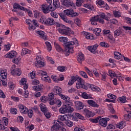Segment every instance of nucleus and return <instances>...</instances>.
<instances>
[{
  "label": "nucleus",
  "instance_id": "1",
  "mask_svg": "<svg viewBox=\"0 0 131 131\" xmlns=\"http://www.w3.org/2000/svg\"><path fill=\"white\" fill-rule=\"evenodd\" d=\"M42 103H47L49 101L50 105H56L57 107H61L62 102L60 99L54 97V93H51L48 95V98L47 96H42L40 98Z\"/></svg>",
  "mask_w": 131,
  "mask_h": 131
},
{
  "label": "nucleus",
  "instance_id": "2",
  "mask_svg": "<svg viewBox=\"0 0 131 131\" xmlns=\"http://www.w3.org/2000/svg\"><path fill=\"white\" fill-rule=\"evenodd\" d=\"M59 40L60 42H64L63 46L66 49H69V53H73V47L72 46H74L76 43V46L78 47V41L76 39V38H74L73 40L74 41H68V38L66 37H60L59 38ZM68 41V42H67Z\"/></svg>",
  "mask_w": 131,
  "mask_h": 131
},
{
  "label": "nucleus",
  "instance_id": "3",
  "mask_svg": "<svg viewBox=\"0 0 131 131\" xmlns=\"http://www.w3.org/2000/svg\"><path fill=\"white\" fill-rule=\"evenodd\" d=\"M78 119L83 120V119H84V117L80 115L79 113H76L73 114V115H70L69 116L59 115L58 116V119L57 120L55 121H56L57 122H59L63 123V122L62 121H66L67 119H72V120H73L74 121H78Z\"/></svg>",
  "mask_w": 131,
  "mask_h": 131
},
{
  "label": "nucleus",
  "instance_id": "4",
  "mask_svg": "<svg viewBox=\"0 0 131 131\" xmlns=\"http://www.w3.org/2000/svg\"><path fill=\"white\" fill-rule=\"evenodd\" d=\"M53 6H50L49 4H44L41 6V10L44 14H48L50 12H54L56 9L60 8V1L59 0H53Z\"/></svg>",
  "mask_w": 131,
  "mask_h": 131
},
{
  "label": "nucleus",
  "instance_id": "5",
  "mask_svg": "<svg viewBox=\"0 0 131 131\" xmlns=\"http://www.w3.org/2000/svg\"><path fill=\"white\" fill-rule=\"evenodd\" d=\"M56 28L57 29L58 32L63 35H70L71 34V29L67 27L64 25L59 23H55Z\"/></svg>",
  "mask_w": 131,
  "mask_h": 131
},
{
  "label": "nucleus",
  "instance_id": "6",
  "mask_svg": "<svg viewBox=\"0 0 131 131\" xmlns=\"http://www.w3.org/2000/svg\"><path fill=\"white\" fill-rule=\"evenodd\" d=\"M39 22L42 23V24H44V25H48V26H52V25H54L55 24V20L52 18L46 17L45 16H42L39 19Z\"/></svg>",
  "mask_w": 131,
  "mask_h": 131
},
{
  "label": "nucleus",
  "instance_id": "7",
  "mask_svg": "<svg viewBox=\"0 0 131 131\" xmlns=\"http://www.w3.org/2000/svg\"><path fill=\"white\" fill-rule=\"evenodd\" d=\"M37 73L39 75L41 76V78L43 81H45V82H49V83H51V78H50L49 76H47L48 73L42 70H39L38 71Z\"/></svg>",
  "mask_w": 131,
  "mask_h": 131
},
{
  "label": "nucleus",
  "instance_id": "8",
  "mask_svg": "<svg viewBox=\"0 0 131 131\" xmlns=\"http://www.w3.org/2000/svg\"><path fill=\"white\" fill-rule=\"evenodd\" d=\"M98 18V22L101 23V24H104L105 23L104 20L106 21H110V17L109 16L106 15L104 13H101L100 14L96 16Z\"/></svg>",
  "mask_w": 131,
  "mask_h": 131
},
{
  "label": "nucleus",
  "instance_id": "9",
  "mask_svg": "<svg viewBox=\"0 0 131 131\" xmlns=\"http://www.w3.org/2000/svg\"><path fill=\"white\" fill-rule=\"evenodd\" d=\"M36 66L39 67H44L46 63H45V59L41 55H37L36 57Z\"/></svg>",
  "mask_w": 131,
  "mask_h": 131
},
{
  "label": "nucleus",
  "instance_id": "10",
  "mask_svg": "<svg viewBox=\"0 0 131 131\" xmlns=\"http://www.w3.org/2000/svg\"><path fill=\"white\" fill-rule=\"evenodd\" d=\"M61 126H64V124L63 123L55 121L54 124L52 125L51 127V131L59 130L60 128H61Z\"/></svg>",
  "mask_w": 131,
  "mask_h": 131
},
{
  "label": "nucleus",
  "instance_id": "11",
  "mask_svg": "<svg viewBox=\"0 0 131 131\" xmlns=\"http://www.w3.org/2000/svg\"><path fill=\"white\" fill-rule=\"evenodd\" d=\"M125 111L128 114H126L124 115V118L125 120L129 121V119H131V106L129 105V107L125 108Z\"/></svg>",
  "mask_w": 131,
  "mask_h": 131
},
{
  "label": "nucleus",
  "instance_id": "12",
  "mask_svg": "<svg viewBox=\"0 0 131 131\" xmlns=\"http://www.w3.org/2000/svg\"><path fill=\"white\" fill-rule=\"evenodd\" d=\"M61 5L66 7L67 8H71V7H74L75 4L70 0H61Z\"/></svg>",
  "mask_w": 131,
  "mask_h": 131
},
{
  "label": "nucleus",
  "instance_id": "13",
  "mask_svg": "<svg viewBox=\"0 0 131 131\" xmlns=\"http://www.w3.org/2000/svg\"><path fill=\"white\" fill-rule=\"evenodd\" d=\"M109 120H110V119L108 118H102V117L100 116L99 124L103 127H106V126H107V123H108Z\"/></svg>",
  "mask_w": 131,
  "mask_h": 131
},
{
  "label": "nucleus",
  "instance_id": "14",
  "mask_svg": "<svg viewBox=\"0 0 131 131\" xmlns=\"http://www.w3.org/2000/svg\"><path fill=\"white\" fill-rule=\"evenodd\" d=\"M76 88L77 89H83V90H88V86L83 84V80L81 78L80 80H79L76 84Z\"/></svg>",
  "mask_w": 131,
  "mask_h": 131
},
{
  "label": "nucleus",
  "instance_id": "15",
  "mask_svg": "<svg viewBox=\"0 0 131 131\" xmlns=\"http://www.w3.org/2000/svg\"><path fill=\"white\" fill-rule=\"evenodd\" d=\"M64 106H66V110L67 111V113H71V112H73L74 111V108L72 107L71 102H68L64 104Z\"/></svg>",
  "mask_w": 131,
  "mask_h": 131
},
{
  "label": "nucleus",
  "instance_id": "16",
  "mask_svg": "<svg viewBox=\"0 0 131 131\" xmlns=\"http://www.w3.org/2000/svg\"><path fill=\"white\" fill-rule=\"evenodd\" d=\"M99 47V44L96 43L93 46H88V50L92 53V54H96L97 53V49Z\"/></svg>",
  "mask_w": 131,
  "mask_h": 131
},
{
  "label": "nucleus",
  "instance_id": "17",
  "mask_svg": "<svg viewBox=\"0 0 131 131\" xmlns=\"http://www.w3.org/2000/svg\"><path fill=\"white\" fill-rule=\"evenodd\" d=\"M18 108L19 109L20 113H23V114H27V111L28 110V108L24 105H18Z\"/></svg>",
  "mask_w": 131,
  "mask_h": 131
},
{
  "label": "nucleus",
  "instance_id": "18",
  "mask_svg": "<svg viewBox=\"0 0 131 131\" xmlns=\"http://www.w3.org/2000/svg\"><path fill=\"white\" fill-rule=\"evenodd\" d=\"M83 114H84L86 117H93V116H95V114L88 108L83 110Z\"/></svg>",
  "mask_w": 131,
  "mask_h": 131
},
{
  "label": "nucleus",
  "instance_id": "19",
  "mask_svg": "<svg viewBox=\"0 0 131 131\" xmlns=\"http://www.w3.org/2000/svg\"><path fill=\"white\" fill-rule=\"evenodd\" d=\"M11 73L12 75H17V76H20V75L22 74V72L20 69L16 68L12 70Z\"/></svg>",
  "mask_w": 131,
  "mask_h": 131
},
{
  "label": "nucleus",
  "instance_id": "20",
  "mask_svg": "<svg viewBox=\"0 0 131 131\" xmlns=\"http://www.w3.org/2000/svg\"><path fill=\"white\" fill-rule=\"evenodd\" d=\"M87 103L88 105L91 106V107H93V108H99V104L92 99L88 100Z\"/></svg>",
  "mask_w": 131,
  "mask_h": 131
},
{
  "label": "nucleus",
  "instance_id": "21",
  "mask_svg": "<svg viewBox=\"0 0 131 131\" xmlns=\"http://www.w3.org/2000/svg\"><path fill=\"white\" fill-rule=\"evenodd\" d=\"M53 92L55 95H58V96H60L62 94V89L58 86H56L53 89Z\"/></svg>",
  "mask_w": 131,
  "mask_h": 131
},
{
  "label": "nucleus",
  "instance_id": "22",
  "mask_svg": "<svg viewBox=\"0 0 131 131\" xmlns=\"http://www.w3.org/2000/svg\"><path fill=\"white\" fill-rule=\"evenodd\" d=\"M0 75L2 79H7V77H8L7 70H1L0 72Z\"/></svg>",
  "mask_w": 131,
  "mask_h": 131
},
{
  "label": "nucleus",
  "instance_id": "23",
  "mask_svg": "<svg viewBox=\"0 0 131 131\" xmlns=\"http://www.w3.org/2000/svg\"><path fill=\"white\" fill-rule=\"evenodd\" d=\"M26 79L21 78L20 81V85H23L24 90H27L28 89V85L26 84Z\"/></svg>",
  "mask_w": 131,
  "mask_h": 131
},
{
  "label": "nucleus",
  "instance_id": "24",
  "mask_svg": "<svg viewBox=\"0 0 131 131\" xmlns=\"http://www.w3.org/2000/svg\"><path fill=\"white\" fill-rule=\"evenodd\" d=\"M16 55H17V52L14 51H12L8 53L6 56L7 58H9V59H12L13 58H15L16 57Z\"/></svg>",
  "mask_w": 131,
  "mask_h": 131
},
{
  "label": "nucleus",
  "instance_id": "25",
  "mask_svg": "<svg viewBox=\"0 0 131 131\" xmlns=\"http://www.w3.org/2000/svg\"><path fill=\"white\" fill-rule=\"evenodd\" d=\"M77 60L79 63H82L84 61V55L81 53H79L77 57Z\"/></svg>",
  "mask_w": 131,
  "mask_h": 131
},
{
  "label": "nucleus",
  "instance_id": "26",
  "mask_svg": "<svg viewBox=\"0 0 131 131\" xmlns=\"http://www.w3.org/2000/svg\"><path fill=\"white\" fill-rule=\"evenodd\" d=\"M75 106L78 110H81V109H83V107H84L83 103L80 101L76 102Z\"/></svg>",
  "mask_w": 131,
  "mask_h": 131
},
{
  "label": "nucleus",
  "instance_id": "27",
  "mask_svg": "<svg viewBox=\"0 0 131 131\" xmlns=\"http://www.w3.org/2000/svg\"><path fill=\"white\" fill-rule=\"evenodd\" d=\"M26 23H27V24L29 25V26L30 27L29 29H32L33 30H35V29H36V28L35 27V26H34L31 23H32V21H31V20L29 19H27L26 20Z\"/></svg>",
  "mask_w": 131,
  "mask_h": 131
},
{
  "label": "nucleus",
  "instance_id": "28",
  "mask_svg": "<svg viewBox=\"0 0 131 131\" xmlns=\"http://www.w3.org/2000/svg\"><path fill=\"white\" fill-rule=\"evenodd\" d=\"M13 9H17V10H20V11H24L25 7L21 6L18 3H14L13 6Z\"/></svg>",
  "mask_w": 131,
  "mask_h": 131
},
{
  "label": "nucleus",
  "instance_id": "29",
  "mask_svg": "<svg viewBox=\"0 0 131 131\" xmlns=\"http://www.w3.org/2000/svg\"><path fill=\"white\" fill-rule=\"evenodd\" d=\"M84 34L86 39H96V37H94V36L91 33L85 32Z\"/></svg>",
  "mask_w": 131,
  "mask_h": 131
},
{
  "label": "nucleus",
  "instance_id": "30",
  "mask_svg": "<svg viewBox=\"0 0 131 131\" xmlns=\"http://www.w3.org/2000/svg\"><path fill=\"white\" fill-rule=\"evenodd\" d=\"M36 33H37L41 38H42L43 39H47V37L45 35V32L43 31H37Z\"/></svg>",
  "mask_w": 131,
  "mask_h": 131
},
{
  "label": "nucleus",
  "instance_id": "31",
  "mask_svg": "<svg viewBox=\"0 0 131 131\" xmlns=\"http://www.w3.org/2000/svg\"><path fill=\"white\" fill-rule=\"evenodd\" d=\"M81 97L83 99H93V97L91 94H88L86 92H83L81 94Z\"/></svg>",
  "mask_w": 131,
  "mask_h": 131
},
{
  "label": "nucleus",
  "instance_id": "32",
  "mask_svg": "<svg viewBox=\"0 0 131 131\" xmlns=\"http://www.w3.org/2000/svg\"><path fill=\"white\" fill-rule=\"evenodd\" d=\"M96 3V5L100 6V7H101L102 8H103V7H105L106 5H107V4L105 3V2L102 0H97Z\"/></svg>",
  "mask_w": 131,
  "mask_h": 131
},
{
  "label": "nucleus",
  "instance_id": "33",
  "mask_svg": "<svg viewBox=\"0 0 131 131\" xmlns=\"http://www.w3.org/2000/svg\"><path fill=\"white\" fill-rule=\"evenodd\" d=\"M33 89L34 91H37V92H39L40 91H41L43 89V85L40 84L38 85H35L33 86Z\"/></svg>",
  "mask_w": 131,
  "mask_h": 131
},
{
  "label": "nucleus",
  "instance_id": "34",
  "mask_svg": "<svg viewBox=\"0 0 131 131\" xmlns=\"http://www.w3.org/2000/svg\"><path fill=\"white\" fill-rule=\"evenodd\" d=\"M114 54L115 59H116V60H120V59H121V53L117 51H115L114 52Z\"/></svg>",
  "mask_w": 131,
  "mask_h": 131
},
{
  "label": "nucleus",
  "instance_id": "35",
  "mask_svg": "<svg viewBox=\"0 0 131 131\" xmlns=\"http://www.w3.org/2000/svg\"><path fill=\"white\" fill-rule=\"evenodd\" d=\"M54 46L57 52H63V49H62V47H61V46H60L58 43L55 42Z\"/></svg>",
  "mask_w": 131,
  "mask_h": 131
},
{
  "label": "nucleus",
  "instance_id": "36",
  "mask_svg": "<svg viewBox=\"0 0 131 131\" xmlns=\"http://www.w3.org/2000/svg\"><path fill=\"white\" fill-rule=\"evenodd\" d=\"M31 51L28 49L23 48L21 50V56H25L26 54H30Z\"/></svg>",
  "mask_w": 131,
  "mask_h": 131
},
{
  "label": "nucleus",
  "instance_id": "37",
  "mask_svg": "<svg viewBox=\"0 0 131 131\" xmlns=\"http://www.w3.org/2000/svg\"><path fill=\"white\" fill-rule=\"evenodd\" d=\"M100 116H98L94 119H90V122L92 123H98L99 122Z\"/></svg>",
  "mask_w": 131,
  "mask_h": 131
},
{
  "label": "nucleus",
  "instance_id": "38",
  "mask_svg": "<svg viewBox=\"0 0 131 131\" xmlns=\"http://www.w3.org/2000/svg\"><path fill=\"white\" fill-rule=\"evenodd\" d=\"M107 39L111 43H113L114 41H115V38H114V37H113V35L111 34L108 35Z\"/></svg>",
  "mask_w": 131,
  "mask_h": 131
},
{
  "label": "nucleus",
  "instance_id": "39",
  "mask_svg": "<svg viewBox=\"0 0 131 131\" xmlns=\"http://www.w3.org/2000/svg\"><path fill=\"white\" fill-rule=\"evenodd\" d=\"M40 110L41 111H42V112H46L47 111H48V108H47V106H46V105H45V104L43 103H41L40 104Z\"/></svg>",
  "mask_w": 131,
  "mask_h": 131
},
{
  "label": "nucleus",
  "instance_id": "40",
  "mask_svg": "<svg viewBox=\"0 0 131 131\" xmlns=\"http://www.w3.org/2000/svg\"><path fill=\"white\" fill-rule=\"evenodd\" d=\"M59 113H61V114H64L67 113L66 111V106L65 105H63L61 107H60L59 110Z\"/></svg>",
  "mask_w": 131,
  "mask_h": 131
},
{
  "label": "nucleus",
  "instance_id": "41",
  "mask_svg": "<svg viewBox=\"0 0 131 131\" xmlns=\"http://www.w3.org/2000/svg\"><path fill=\"white\" fill-rule=\"evenodd\" d=\"M116 127L119 128L120 129H122L124 127V122L121 121L119 123L117 124Z\"/></svg>",
  "mask_w": 131,
  "mask_h": 131
},
{
  "label": "nucleus",
  "instance_id": "42",
  "mask_svg": "<svg viewBox=\"0 0 131 131\" xmlns=\"http://www.w3.org/2000/svg\"><path fill=\"white\" fill-rule=\"evenodd\" d=\"M59 96L60 97L61 99H62V100H64V101H66V103H68V102H69L70 99L69 97L63 95V94H60Z\"/></svg>",
  "mask_w": 131,
  "mask_h": 131
},
{
  "label": "nucleus",
  "instance_id": "43",
  "mask_svg": "<svg viewBox=\"0 0 131 131\" xmlns=\"http://www.w3.org/2000/svg\"><path fill=\"white\" fill-rule=\"evenodd\" d=\"M118 101L121 102V103H126L127 100H126V96H123L118 98Z\"/></svg>",
  "mask_w": 131,
  "mask_h": 131
},
{
  "label": "nucleus",
  "instance_id": "44",
  "mask_svg": "<svg viewBox=\"0 0 131 131\" xmlns=\"http://www.w3.org/2000/svg\"><path fill=\"white\" fill-rule=\"evenodd\" d=\"M88 86H89V88L92 90V91H94V92H96L97 91H98V90H100V89L97 88V86L94 85V84H89L88 85Z\"/></svg>",
  "mask_w": 131,
  "mask_h": 131
},
{
  "label": "nucleus",
  "instance_id": "45",
  "mask_svg": "<svg viewBox=\"0 0 131 131\" xmlns=\"http://www.w3.org/2000/svg\"><path fill=\"white\" fill-rule=\"evenodd\" d=\"M65 124H66V125L67 126H68L69 127H72V126L73 125V122L70 121L69 119H67L66 121H65Z\"/></svg>",
  "mask_w": 131,
  "mask_h": 131
},
{
  "label": "nucleus",
  "instance_id": "46",
  "mask_svg": "<svg viewBox=\"0 0 131 131\" xmlns=\"http://www.w3.org/2000/svg\"><path fill=\"white\" fill-rule=\"evenodd\" d=\"M72 11H73V9H69L65 10L64 11V13L67 15V16H71V15H72Z\"/></svg>",
  "mask_w": 131,
  "mask_h": 131
},
{
  "label": "nucleus",
  "instance_id": "47",
  "mask_svg": "<svg viewBox=\"0 0 131 131\" xmlns=\"http://www.w3.org/2000/svg\"><path fill=\"white\" fill-rule=\"evenodd\" d=\"M45 45L47 47V49L49 52H51L52 51V45L49 41H46Z\"/></svg>",
  "mask_w": 131,
  "mask_h": 131
},
{
  "label": "nucleus",
  "instance_id": "48",
  "mask_svg": "<svg viewBox=\"0 0 131 131\" xmlns=\"http://www.w3.org/2000/svg\"><path fill=\"white\" fill-rule=\"evenodd\" d=\"M74 82H75V81H79V80H80V79H81V78L79 77V76H72V77L71 78Z\"/></svg>",
  "mask_w": 131,
  "mask_h": 131
},
{
  "label": "nucleus",
  "instance_id": "49",
  "mask_svg": "<svg viewBox=\"0 0 131 131\" xmlns=\"http://www.w3.org/2000/svg\"><path fill=\"white\" fill-rule=\"evenodd\" d=\"M11 47H12L11 43H8L7 45H4V51L6 52H9V51L11 50Z\"/></svg>",
  "mask_w": 131,
  "mask_h": 131
},
{
  "label": "nucleus",
  "instance_id": "50",
  "mask_svg": "<svg viewBox=\"0 0 131 131\" xmlns=\"http://www.w3.org/2000/svg\"><path fill=\"white\" fill-rule=\"evenodd\" d=\"M84 8H86V9H89L90 11H93V9H94V7L90 4H84Z\"/></svg>",
  "mask_w": 131,
  "mask_h": 131
},
{
  "label": "nucleus",
  "instance_id": "51",
  "mask_svg": "<svg viewBox=\"0 0 131 131\" xmlns=\"http://www.w3.org/2000/svg\"><path fill=\"white\" fill-rule=\"evenodd\" d=\"M23 11L27 14H28L29 17H31V16H32V11L29 9L25 8Z\"/></svg>",
  "mask_w": 131,
  "mask_h": 131
},
{
  "label": "nucleus",
  "instance_id": "52",
  "mask_svg": "<svg viewBox=\"0 0 131 131\" xmlns=\"http://www.w3.org/2000/svg\"><path fill=\"white\" fill-rule=\"evenodd\" d=\"M94 32H95L96 35L97 36H99L100 35V33H101V30L100 28H96L94 30Z\"/></svg>",
  "mask_w": 131,
  "mask_h": 131
},
{
  "label": "nucleus",
  "instance_id": "53",
  "mask_svg": "<svg viewBox=\"0 0 131 131\" xmlns=\"http://www.w3.org/2000/svg\"><path fill=\"white\" fill-rule=\"evenodd\" d=\"M108 74L110 76L112 77V78H113V77H115V76H116V74L115 73V72L113 71L112 70L108 71Z\"/></svg>",
  "mask_w": 131,
  "mask_h": 131
},
{
  "label": "nucleus",
  "instance_id": "54",
  "mask_svg": "<svg viewBox=\"0 0 131 131\" xmlns=\"http://www.w3.org/2000/svg\"><path fill=\"white\" fill-rule=\"evenodd\" d=\"M8 122H9V119L7 118H3L2 120V123L6 126L8 125Z\"/></svg>",
  "mask_w": 131,
  "mask_h": 131
},
{
  "label": "nucleus",
  "instance_id": "55",
  "mask_svg": "<svg viewBox=\"0 0 131 131\" xmlns=\"http://www.w3.org/2000/svg\"><path fill=\"white\" fill-rule=\"evenodd\" d=\"M90 22H99V20L98 19V17H97V16H95L93 17H92L90 19Z\"/></svg>",
  "mask_w": 131,
  "mask_h": 131
},
{
  "label": "nucleus",
  "instance_id": "56",
  "mask_svg": "<svg viewBox=\"0 0 131 131\" xmlns=\"http://www.w3.org/2000/svg\"><path fill=\"white\" fill-rule=\"evenodd\" d=\"M121 34V31L119 30H117L114 31V36L115 37H117V36H119Z\"/></svg>",
  "mask_w": 131,
  "mask_h": 131
},
{
  "label": "nucleus",
  "instance_id": "57",
  "mask_svg": "<svg viewBox=\"0 0 131 131\" xmlns=\"http://www.w3.org/2000/svg\"><path fill=\"white\" fill-rule=\"evenodd\" d=\"M79 74L84 78H88L89 77L86 74V73H85L84 71H79Z\"/></svg>",
  "mask_w": 131,
  "mask_h": 131
},
{
  "label": "nucleus",
  "instance_id": "58",
  "mask_svg": "<svg viewBox=\"0 0 131 131\" xmlns=\"http://www.w3.org/2000/svg\"><path fill=\"white\" fill-rule=\"evenodd\" d=\"M114 16L116 18H119V17H121V15L120 14V13L119 11H115L113 12Z\"/></svg>",
  "mask_w": 131,
  "mask_h": 131
},
{
  "label": "nucleus",
  "instance_id": "59",
  "mask_svg": "<svg viewBox=\"0 0 131 131\" xmlns=\"http://www.w3.org/2000/svg\"><path fill=\"white\" fill-rule=\"evenodd\" d=\"M107 97L109 99H112L113 100H115L117 98L116 96L111 94H107Z\"/></svg>",
  "mask_w": 131,
  "mask_h": 131
},
{
  "label": "nucleus",
  "instance_id": "60",
  "mask_svg": "<svg viewBox=\"0 0 131 131\" xmlns=\"http://www.w3.org/2000/svg\"><path fill=\"white\" fill-rule=\"evenodd\" d=\"M17 113H18V110H17V108L15 107L11 108L10 113H11L12 114L16 115L17 114Z\"/></svg>",
  "mask_w": 131,
  "mask_h": 131
},
{
  "label": "nucleus",
  "instance_id": "61",
  "mask_svg": "<svg viewBox=\"0 0 131 131\" xmlns=\"http://www.w3.org/2000/svg\"><path fill=\"white\" fill-rule=\"evenodd\" d=\"M17 122H20V123H22L23 121H24V118L22 116H19L17 117Z\"/></svg>",
  "mask_w": 131,
  "mask_h": 131
},
{
  "label": "nucleus",
  "instance_id": "62",
  "mask_svg": "<svg viewBox=\"0 0 131 131\" xmlns=\"http://www.w3.org/2000/svg\"><path fill=\"white\" fill-rule=\"evenodd\" d=\"M27 114L30 118H31L33 115V111L32 110H28Z\"/></svg>",
  "mask_w": 131,
  "mask_h": 131
},
{
  "label": "nucleus",
  "instance_id": "63",
  "mask_svg": "<svg viewBox=\"0 0 131 131\" xmlns=\"http://www.w3.org/2000/svg\"><path fill=\"white\" fill-rule=\"evenodd\" d=\"M0 129L1 130H5V131H8L9 130V128L4 126L3 124H0Z\"/></svg>",
  "mask_w": 131,
  "mask_h": 131
},
{
  "label": "nucleus",
  "instance_id": "64",
  "mask_svg": "<svg viewBox=\"0 0 131 131\" xmlns=\"http://www.w3.org/2000/svg\"><path fill=\"white\" fill-rule=\"evenodd\" d=\"M57 70H58V71H60V72H64V71H65V67L59 66L57 67Z\"/></svg>",
  "mask_w": 131,
  "mask_h": 131
}]
</instances>
